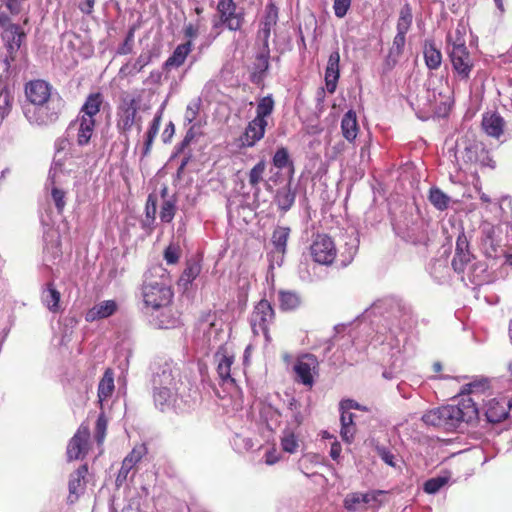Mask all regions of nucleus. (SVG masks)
Returning a JSON list of instances; mask_svg holds the SVG:
<instances>
[{"label": "nucleus", "instance_id": "f257e3e1", "mask_svg": "<svg viewBox=\"0 0 512 512\" xmlns=\"http://www.w3.org/2000/svg\"><path fill=\"white\" fill-rule=\"evenodd\" d=\"M151 385L155 405L162 411L174 405L180 384L179 369L173 361H155L151 366Z\"/></svg>", "mask_w": 512, "mask_h": 512}, {"label": "nucleus", "instance_id": "f03ea898", "mask_svg": "<svg viewBox=\"0 0 512 512\" xmlns=\"http://www.w3.org/2000/svg\"><path fill=\"white\" fill-rule=\"evenodd\" d=\"M103 100L99 92L89 94L78 116L68 125L66 134L77 146L84 147L90 143L96 125L95 117L100 112Z\"/></svg>", "mask_w": 512, "mask_h": 512}, {"label": "nucleus", "instance_id": "7ed1b4c3", "mask_svg": "<svg viewBox=\"0 0 512 512\" xmlns=\"http://www.w3.org/2000/svg\"><path fill=\"white\" fill-rule=\"evenodd\" d=\"M446 415V430H456L463 424L473 423L478 420L479 411L473 397L462 398L457 404L444 406Z\"/></svg>", "mask_w": 512, "mask_h": 512}, {"label": "nucleus", "instance_id": "20e7f679", "mask_svg": "<svg viewBox=\"0 0 512 512\" xmlns=\"http://www.w3.org/2000/svg\"><path fill=\"white\" fill-rule=\"evenodd\" d=\"M63 107L62 99L53 96L43 104L24 106V115L28 122L35 126H48L55 123Z\"/></svg>", "mask_w": 512, "mask_h": 512}, {"label": "nucleus", "instance_id": "39448f33", "mask_svg": "<svg viewBox=\"0 0 512 512\" xmlns=\"http://www.w3.org/2000/svg\"><path fill=\"white\" fill-rule=\"evenodd\" d=\"M142 297L147 309L158 311L160 308L170 304L173 292L164 283L146 280L142 287Z\"/></svg>", "mask_w": 512, "mask_h": 512}, {"label": "nucleus", "instance_id": "423d86ee", "mask_svg": "<svg viewBox=\"0 0 512 512\" xmlns=\"http://www.w3.org/2000/svg\"><path fill=\"white\" fill-rule=\"evenodd\" d=\"M217 15L218 19L213 20L214 29L224 25L231 31H237L244 22V13L233 0H220L217 4Z\"/></svg>", "mask_w": 512, "mask_h": 512}, {"label": "nucleus", "instance_id": "0eeeda50", "mask_svg": "<svg viewBox=\"0 0 512 512\" xmlns=\"http://www.w3.org/2000/svg\"><path fill=\"white\" fill-rule=\"evenodd\" d=\"M67 177L68 174L64 171V169H62L61 164L56 161L52 163V166L49 170L46 187L47 189H50L51 198L59 213L63 212L66 205V191L64 190L63 185L66 182Z\"/></svg>", "mask_w": 512, "mask_h": 512}, {"label": "nucleus", "instance_id": "6e6552de", "mask_svg": "<svg viewBox=\"0 0 512 512\" xmlns=\"http://www.w3.org/2000/svg\"><path fill=\"white\" fill-rule=\"evenodd\" d=\"M376 307L385 308L398 328L405 329L411 325L413 316L411 307L402 300L387 298L376 304Z\"/></svg>", "mask_w": 512, "mask_h": 512}, {"label": "nucleus", "instance_id": "1a4fd4ad", "mask_svg": "<svg viewBox=\"0 0 512 512\" xmlns=\"http://www.w3.org/2000/svg\"><path fill=\"white\" fill-rule=\"evenodd\" d=\"M274 319V310L269 301L263 299L258 302L250 317L253 333L263 334L269 341L268 327Z\"/></svg>", "mask_w": 512, "mask_h": 512}, {"label": "nucleus", "instance_id": "9d476101", "mask_svg": "<svg viewBox=\"0 0 512 512\" xmlns=\"http://www.w3.org/2000/svg\"><path fill=\"white\" fill-rule=\"evenodd\" d=\"M310 253L315 262L322 265H330L334 261L337 250L331 237L317 235L310 246Z\"/></svg>", "mask_w": 512, "mask_h": 512}, {"label": "nucleus", "instance_id": "9b49d317", "mask_svg": "<svg viewBox=\"0 0 512 512\" xmlns=\"http://www.w3.org/2000/svg\"><path fill=\"white\" fill-rule=\"evenodd\" d=\"M319 362L312 354H304L297 358L293 365V371L296 375L295 380L305 386L314 385V376L318 374Z\"/></svg>", "mask_w": 512, "mask_h": 512}, {"label": "nucleus", "instance_id": "f8f14e48", "mask_svg": "<svg viewBox=\"0 0 512 512\" xmlns=\"http://www.w3.org/2000/svg\"><path fill=\"white\" fill-rule=\"evenodd\" d=\"M481 248L489 258H495L500 248V228L490 222L484 221L480 226Z\"/></svg>", "mask_w": 512, "mask_h": 512}, {"label": "nucleus", "instance_id": "ddd939ff", "mask_svg": "<svg viewBox=\"0 0 512 512\" xmlns=\"http://www.w3.org/2000/svg\"><path fill=\"white\" fill-rule=\"evenodd\" d=\"M511 409L512 398H493L485 406V416L488 422L499 423L508 417Z\"/></svg>", "mask_w": 512, "mask_h": 512}, {"label": "nucleus", "instance_id": "4468645a", "mask_svg": "<svg viewBox=\"0 0 512 512\" xmlns=\"http://www.w3.org/2000/svg\"><path fill=\"white\" fill-rule=\"evenodd\" d=\"M2 39L8 52L5 62L9 65V59L11 61L14 60L16 53L25 39V33L18 25L9 24L2 32Z\"/></svg>", "mask_w": 512, "mask_h": 512}, {"label": "nucleus", "instance_id": "2eb2a0df", "mask_svg": "<svg viewBox=\"0 0 512 512\" xmlns=\"http://www.w3.org/2000/svg\"><path fill=\"white\" fill-rule=\"evenodd\" d=\"M267 122H261L253 119L246 126L244 132L237 139V146L239 148H251L255 146L265 135Z\"/></svg>", "mask_w": 512, "mask_h": 512}, {"label": "nucleus", "instance_id": "dca6fc26", "mask_svg": "<svg viewBox=\"0 0 512 512\" xmlns=\"http://www.w3.org/2000/svg\"><path fill=\"white\" fill-rule=\"evenodd\" d=\"M90 437V430L87 425L81 424L75 435L67 446V457L69 460H76L87 452V444Z\"/></svg>", "mask_w": 512, "mask_h": 512}, {"label": "nucleus", "instance_id": "f3484780", "mask_svg": "<svg viewBox=\"0 0 512 512\" xmlns=\"http://www.w3.org/2000/svg\"><path fill=\"white\" fill-rule=\"evenodd\" d=\"M52 87L44 80H33L26 84L25 94L28 105L43 104L45 101L53 97L51 93Z\"/></svg>", "mask_w": 512, "mask_h": 512}, {"label": "nucleus", "instance_id": "a211bd4d", "mask_svg": "<svg viewBox=\"0 0 512 512\" xmlns=\"http://www.w3.org/2000/svg\"><path fill=\"white\" fill-rule=\"evenodd\" d=\"M137 102L135 99H124L118 108L117 127L122 132L130 131L136 122Z\"/></svg>", "mask_w": 512, "mask_h": 512}, {"label": "nucleus", "instance_id": "6ab92c4d", "mask_svg": "<svg viewBox=\"0 0 512 512\" xmlns=\"http://www.w3.org/2000/svg\"><path fill=\"white\" fill-rule=\"evenodd\" d=\"M278 21V8L274 3L267 4L265 14L260 23V28L257 33V38L262 42V46L267 48L269 46V38L271 31Z\"/></svg>", "mask_w": 512, "mask_h": 512}, {"label": "nucleus", "instance_id": "aec40b11", "mask_svg": "<svg viewBox=\"0 0 512 512\" xmlns=\"http://www.w3.org/2000/svg\"><path fill=\"white\" fill-rule=\"evenodd\" d=\"M452 66L456 74L461 80H467L470 77L471 70L473 68V60L470 56L469 51L459 50L448 52Z\"/></svg>", "mask_w": 512, "mask_h": 512}, {"label": "nucleus", "instance_id": "412c9836", "mask_svg": "<svg viewBox=\"0 0 512 512\" xmlns=\"http://www.w3.org/2000/svg\"><path fill=\"white\" fill-rule=\"evenodd\" d=\"M147 448L145 445L140 444L135 446L132 451L123 459L121 468L116 477L117 486L122 485L128 477L129 472L140 462V460L146 455Z\"/></svg>", "mask_w": 512, "mask_h": 512}, {"label": "nucleus", "instance_id": "4be33fe9", "mask_svg": "<svg viewBox=\"0 0 512 512\" xmlns=\"http://www.w3.org/2000/svg\"><path fill=\"white\" fill-rule=\"evenodd\" d=\"M471 257L468 238L462 231L457 237L455 256L452 260L454 271L457 273L463 272L466 265L471 261Z\"/></svg>", "mask_w": 512, "mask_h": 512}, {"label": "nucleus", "instance_id": "5701e85b", "mask_svg": "<svg viewBox=\"0 0 512 512\" xmlns=\"http://www.w3.org/2000/svg\"><path fill=\"white\" fill-rule=\"evenodd\" d=\"M339 77L340 53L339 50L336 49L329 55L325 69V85L328 93L333 94L336 91Z\"/></svg>", "mask_w": 512, "mask_h": 512}, {"label": "nucleus", "instance_id": "b1692460", "mask_svg": "<svg viewBox=\"0 0 512 512\" xmlns=\"http://www.w3.org/2000/svg\"><path fill=\"white\" fill-rule=\"evenodd\" d=\"M152 323L160 329H171L180 325V319L169 305L158 311H151Z\"/></svg>", "mask_w": 512, "mask_h": 512}, {"label": "nucleus", "instance_id": "393cba45", "mask_svg": "<svg viewBox=\"0 0 512 512\" xmlns=\"http://www.w3.org/2000/svg\"><path fill=\"white\" fill-rule=\"evenodd\" d=\"M118 310V304L115 300H104L96 303L85 314L87 322H94L112 316Z\"/></svg>", "mask_w": 512, "mask_h": 512}, {"label": "nucleus", "instance_id": "a878e982", "mask_svg": "<svg viewBox=\"0 0 512 512\" xmlns=\"http://www.w3.org/2000/svg\"><path fill=\"white\" fill-rule=\"evenodd\" d=\"M290 232L291 230L289 227L278 226L272 233L271 242L274 246V250L272 251V258L277 256L278 265L281 264L284 254L286 253L287 241Z\"/></svg>", "mask_w": 512, "mask_h": 512}, {"label": "nucleus", "instance_id": "bb28decb", "mask_svg": "<svg viewBox=\"0 0 512 512\" xmlns=\"http://www.w3.org/2000/svg\"><path fill=\"white\" fill-rule=\"evenodd\" d=\"M505 121L503 117L496 113H485L482 118V128L487 135L499 138L504 131Z\"/></svg>", "mask_w": 512, "mask_h": 512}, {"label": "nucleus", "instance_id": "cd10ccee", "mask_svg": "<svg viewBox=\"0 0 512 512\" xmlns=\"http://www.w3.org/2000/svg\"><path fill=\"white\" fill-rule=\"evenodd\" d=\"M215 358L218 362L217 364V373L223 382H234V379L231 375V366L234 362V357L232 355H228L226 350L220 348L216 354Z\"/></svg>", "mask_w": 512, "mask_h": 512}, {"label": "nucleus", "instance_id": "c85d7f7f", "mask_svg": "<svg viewBox=\"0 0 512 512\" xmlns=\"http://www.w3.org/2000/svg\"><path fill=\"white\" fill-rule=\"evenodd\" d=\"M202 270L201 261L198 259H189L178 280V286L187 290L192 282L200 275Z\"/></svg>", "mask_w": 512, "mask_h": 512}, {"label": "nucleus", "instance_id": "c756f323", "mask_svg": "<svg viewBox=\"0 0 512 512\" xmlns=\"http://www.w3.org/2000/svg\"><path fill=\"white\" fill-rule=\"evenodd\" d=\"M464 158L467 162L480 163L481 165L494 167V165L490 164L492 160L485 152L484 146L481 143L475 142L470 144L469 146H466Z\"/></svg>", "mask_w": 512, "mask_h": 512}, {"label": "nucleus", "instance_id": "7c9ffc66", "mask_svg": "<svg viewBox=\"0 0 512 512\" xmlns=\"http://www.w3.org/2000/svg\"><path fill=\"white\" fill-rule=\"evenodd\" d=\"M281 449L289 454H294L300 447L299 433L296 428L287 426L281 433L280 436Z\"/></svg>", "mask_w": 512, "mask_h": 512}, {"label": "nucleus", "instance_id": "2f4dec72", "mask_svg": "<svg viewBox=\"0 0 512 512\" xmlns=\"http://www.w3.org/2000/svg\"><path fill=\"white\" fill-rule=\"evenodd\" d=\"M358 122L356 113L353 110H349L346 112L341 120V131L343 137L349 141L353 142L358 134Z\"/></svg>", "mask_w": 512, "mask_h": 512}, {"label": "nucleus", "instance_id": "473e14b6", "mask_svg": "<svg viewBox=\"0 0 512 512\" xmlns=\"http://www.w3.org/2000/svg\"><path fill=\"white\" fill-rule=\"evenodd\" d=\"M60 292L54 287L53 283H47L41 293L43 305L52 313L59 311Z\"/></svg>", "mask_w": 512, "mask_h": 512}, {"label": "nucleus", "instance_id": "72a5a7b5", "mask_svg": "<svg viewBox=\"0 0 512 512\" xmlns=\"http://www.w3.org/2000/svg\"><path fill=\"white\" fill-rule=\"evenodd\" d=\"M295 192L291 189V183L279 188L275 194L274 201L278 206V209L282 212H287L293 206L295 202Z\"/></svg>", "mask_w": 512, "mask_h": 512}, {"label": "nucleus", "instance_id": "f704fd0d", "mask_svg": "<svg viewBox=\"0 0 512 512\" xmlns=\"http://www.w3.org/2000/svg\"><path fill=\"white\" fill-rule=\"evenodd\" d=\"M192 51L191 41L178 45L173 51L172 55L166 60V68L180 67L186 60L188 54Z\"/></svg>", "mask_w": 512, "mask_h": 512}, {"label": "nucleus", "instance_id": "c9c22d12", "mask_svg": "<svg viewBox=\"0 0 512 512\" xmlns=\"http://www.w3.org/2000/svg\"><path fill=\"white\" fill-rule=\"evenodd\" d=\"M87 472H88L87 465H82L70 475V479H69L70 497L72 495H74L75 498L77 499L80 492L83 491V488H84L83 480H84Z\"/></svg>", "mask_w": 512, "mask_h": 512}, {"label": "nucleus", "instance_id": "e433bc0d", "mask_svg": "<svg viewBox=\"0 0 512 512\" xmlns=\"http://www.w3.org/2000/svg\"><path fill=\"white\" fill-rule=\"evenodd\" d=\"M424 59L427 67L431 70L438 69L442 63L441 52L431 41H426L424 44Z\"/></svg>", "mask_w": 512, "mask_h": 512}, {"label": "nucleus", "instance_id": "4c0bfd02", "mask_svg": "<svg viewBox=\"0 0 512 512\" xmlns=\"http://www.w3.org/2000/svg\"><path fill=\"white\" fill-rule=\"evenodd\" d=\"M167 194V188H163L161 191V196L164 198L161 209H160V220L164 223H170L176 213V199L172 196L170 198H165Z\"/></svg>", "mask_w": 512, "mask_h": 512}, {"label": "nucleus", "instance_id": "58836bf2", "mask_svg": "<svg viewBox=\"0 0 512 512\" xmlns=\"http://www.w3.org/2000/svg\"><path fill=\"white\" fill-rule=\"evenodd\" d=\"M422 421L433 427H439L446 430V415H444V406L431 409L423 414Z\"/></svg>", "mask_w": 512, "mask_h": 512}, {"label": "nucleus", "instance_id": "ea45409f", "mask_svg": "<svg viewBox=\"0 0 512 512\" xmlns=\"http://www.w3.org/2000/svg\"><path fill=\"white\" fill-rule=\"evenodd\" d=\"M151 61L149 52L141 53L134 63H127L120 68L119 73L123 76L135 75L140 72Z\"/></svg>", "mask_w": 512, "mask_h": 512}, {"label": "nucleus", "instance_id": "a19ab883", "mask_svg": "<svg viewBox=\"0 0 512 512\" xmlns=\"http://www.w3.org/2000/svg\"><path fill=\"white\" fill-rule=\"evenodd\" d=\"M114 388H115V386H114L113 372L110 369H108L105 371V373L98 385L99 402L102 403L105 400H107L109 397H111V395L114 391Z\"/></svg>", "mask_w": 512, "mask_h": 512}, {"label": "nucleus", "instance_id": "79ce46f5", "mask_svg": "<svg viewBox=\"0 0 512 512\" xmlns=\"http://www.w3.org/2000/svg\"><path fill=\"white\" fill-rule=\"evenodd\" d=\"M279 306L284 311L294 310L301 304L300 296L291 291H279Z\"/></svg>", "mask_w": 512, "mask_h": 512}, {"label": "nucleus", "instance_id": "37998d69", "mask_svg": "<svg viewBox=\"0 0 512 512\" xmlns=\"http://www.w3.org/2000/svg\"><path fill=\"white\" fill-rule=\"evenodd\" d=\"M160 124H161V113H158L153 118V120L150 124V127L146 133L143 152H142L143 156H147L150 153L153 141L159 132Z\"/></svg>", "mask_w": 512, "mask_h": 512}, {"label": "nucleus", "instance_id": "c03bdc74", "mask_svg": "<svg viewBox=\"0 0 512 512\" xmlns=\"http://www.w3.org/2000/svg\"><path fill=\"white\" fill-rule=\"evenodd\" d=\"M274 109V100L271 95L260 99L256 108V116L254 119L261 122H267L266 117L271 115Z\"/></svg>", "mask_w": 512, "mask_h": 512}, {"label": "nucleus", "instance_id": "a18cd8bd", "mask_svg": "<svg viewBox=\"0 0 512 512\" xmlns=\"http://www.w3.org/2000/svg\"><path fill=\"white\" fill-rule=\"evenodd\" d=\"M429 200L440 211L446 210L450 203V197L437 187L430 189Z\"/></svg>", "mask_w": 512, "mask_h": 512}, {"label": "nucleus", "instance_id": "49530a36", "mask_svg": "<svg viewBox=\"0 0 512 512\" xmlns=\"http://www.w3.org/2000/svg\"><path fill=\"white\" fill-rule=\"evenodd\" d=\"M412 19V10L409 4H405L399 12V18L397 21V32L407 34L411 27Z\"/></svg>", "mask_w": 512, "mask_h": 512}, {"label": "nucleus", "instance_id": "de8ad7c7", "mask_svg": "<svg viewBox=\"0 0 512 512\" xmlns=\"http://www.w3.org/2000/svg\"><path fill=\"white\" fill-rule=\"evenodd\" d=\"M459 50H466V40L464 33L457 28L455 32L447 35V52Z\"/></svg>", "mask_w": 512, "mask_h": 512}, {"label": "nucleus", "instance_id": "09e8293b", "mask_svg": "<svg viewBox=\"0 0 512 512\" xmlns=\"http://www.w3.org/2000/svg\"><path fill=\"white\" fill-rule=\"evenodd\" d=\"M273 165L278 169L292 166L288 150L285 147L278 148L272 158Z\"/></svg>", "mask_w": 512, "mask_h": 512}, {"label": "nucleus", "instance_id": "8fccbe9b", "mask_svg": "<svg viewBox=\"0 0 512 512\" xmlns=\"http://www.w3.org/2000/svg\"><path fill=\"white\" fill-rule=\"evenodd\" d=\"M266 169L264 160L259 161L249 172V184L252 187H257L263 179V174Z\"/></svg>", "mask_w": 512, "mask_h": 512}, {"label": "nucleus", "instance_id": "3c124183", "mask_svg": "<svg viewBox=\"0 0 512 512\" xmlns=\"http://www.w3.org/2000/svg\"><path fill=\"white\" fill-rule=\"evenodd\" d=\"M486 389H488V383L486 380L481 379L466 384L462 389V393H466L472 396H479Z\"/></svg>", "mask_w": 512, "mask_h": 512}, {"label": "nucleus", "instance_id": "603ef678", "mask_svg": "<svg viewBox=\"0 0 512 512\" xmlns=\"http://www.w3.org/2000/svg\"><path fill=\"white\" fill-rule=\"evenodd\" d=\"M448 482L447 477L439 476L427 480L424 484V491L428 494L437 493Z\"/></svg>", "mask_w": 512, "mask_h": 512}, {"label": "nucleus", "instance_id": "864d4df0", "mask_svg": "<svg viewBox=\"0 0 512 512\" xmlns=\"http://www.w3.org/2000/svg\"><path fill=\"white\" fill-rule=\"evenodd\" d=\"M135 30H136L135 26H132V27L129 28L124 42L117 49V54H119V55H127V54H130L132 52L133 44H134Z\"/></svg>", "mask_w": 512, "mask_h": 512}, {"label": "nucleus", "instance_id": "5fc2aeb1", "mask_svg": "<svg viewBox=\"0 0 512 512\" xmlns=\"http://www.w3.org/2000/svg\"><path fill=\"white\" fill-rule=\"evenodd\" d=\"M72 142L73 141L68 137L67 134L65 137H60V138L56 139L55 145H54L55 157H54L53 163L56 161L63 166V164L61 162V158H57V157H59L62 152L66 151L72 145Z\"/></svg>", "mask_w": 512, "mask_h": 512}, {"label": "nucleus", "instance_id": "6e6d98bb", "mask_svg": "<svg viewBox=\"0 0 512 512\" xmlns=\"http://www.w3.org/2000/svg\"><path fill=\"white\" fill-rule=\"evenodd\" d=\"M200 111V99L192 100L186 107L184 114V121L187 124H192L197 118Z\"/></svg>", "mask_w": 512, "mask_h": 512}, {"label": "nucleus", "instance_id": "4d7b16f0", "mask_svg": "<svg viewBox=\"0 0 512 512\" xmlns=\"http://www.w3.org/2000/svg\"><path fill=\"white\" fill-rule=\"evenodd\" d=\"M157 212V197L153 194H150L147 198L146 207H145V217L149 223H153L156 218Z\"/></svg>", "mask_w": 512, "mask_h": 512}, {"label": "nucleus", "instance_id": "13d9d810", "mask_svg": "<svg viewBox=\"0 0 512 512\" xmlns=\"http://www.w3.org/2000/svg\"><path fill=\"white\" fill-rule=\"evenodd\" d=\"M107 430V419L105 418V415L101 413L96 421L95 426V439L98 444H101L104 441L105 435Z\"/></svg>", "mask_w": 512, "mask_h": 512}, {"label": "nucleus", "instance_id": "bf43d9fd", "mask_svg": "<svg viewBox=\"0 0 512 512\" xmlns=\"http://www.w3.org/2000/svg\"><path fill=\"white\" fill-rule=\"evenodd\" d=\"M181 255V250L178 245L170 244L164 251V259L167 264H176Z\"/></svg>", "mask_w": 512, "mask_h": 512}, {"label": "nucleus", "instance_id": "052dcab7", "mask_svg": "<svg viewBox=\"0 0 512 512\" xmlns=\"http://www.w3.org/2000/svg\"><path fill=\"white\" fill-rule=\"evenodd\" d=\"M269 46H263L262 51L256 57L255 68L258 72H265L269 67Z\"/></svg>", "mask_w": 512, "mask_h": 512}, {"label": "nucleus", "instance_id": "680f3d73", "mask_svg": "<svg viewBox=\"0 0 512 512\" xmlns=\"http://www.w3.org/2000/svg\"><path fill=\"white\" fill-rule=\"evenodd\" d=\"M405 41H406V34L404 33H396L395 37H394V40H393V45L390 49V56H399L402 54V51H403V48H404V45H405Z\"/></svg>", "mask_w": 512, "mask_h": 512}, {"label": "nucleus", "instance_id": "e2e57ef3", "mask_svg": "<svg viewBox=\"0 0 512 512\" xmlns=\"http://www.w3.org/2000/svg\"><path fill=\"white\" fill-rule=\"evenodd\" d=\"M13 97L7 88L0 90V113L2 115L8 113Z\"/></svg>", "mask_w": 512, "mask_h": 512}, {"label": "nucleus", "instance_id": "0e129e2a", "mask_svg": "<svg viewBox=\"0 0 512 512\" xmlns=\"http://www.w3.org/2000/svg\"><path fill=\"white\" fill-rule=\"evenodd\" d=\"M351 6V0H334L333 10L338 18H343Z\"/></svg>", "mask_w": 512, "mask_h": 512}, {"label": "nucleus", "instance_id": "69168bd1", "mask_svg": "<svg viewBox=\"0 0 512 512\" xmlns=\"http://www.w3.org/2000/svg\"><path fill=\"white\" fill-rule=\"evenodd\" d=\"M360 504V493L358 492L347 494L344 499V507L348 511H356Z\"/></svg>", "mask_w": 512, "mask_h": 512}, {"label": "nucleus", "instance_id": "338daca9", "mask_svg": "<svg viewBox=\"0 0 512 512\" xmlns=\"http://www.w3.org/2000/svg\"><path fill=\"white\" fill-rule=\"evenodd\" d=\"M356 433V426L349 424H341L340 435L343 441L351 443Z\"/></svg>", "mask_w": 512, "mask_h": 512}, {"label": "nucleus", "instance_id": "774afa93", "mask_svg": "<svg viewBox=\"0 0 512 512\" xmlns=\"http://www.w3.org/2000/svg\"><path fill=\"white\" fill-rule=\"evenodd\" d=\"M379 457L389 466L395 467V455L385 447L376 448Z\"/></svg>", "mask_w": 512, "mask_h": 512}]
</instances>
